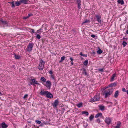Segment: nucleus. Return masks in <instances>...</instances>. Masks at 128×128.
I'll return each mask as SVG.
<instances>
[{
  "mask_svg": "<svg viewBox=\"0 0 128 128\" xmlns=\"http://www.w3.org/2000/svg\"><path fill=\"white\" fill-rule=\"evenodd\" d=\"M114 89L112 88L104 91V93L105 95V98H106L111 95Z\"/></svg>",
  "mask_w": 128,
  "mask_h": 128,
  "instance_id": "1",
  "label": "nucleus"
},
{
  "mask_svg": "<svg viewBox=\"0 0 128 128\" xmlns=\"http://www.w3.org/2000/svg\"><path fill=\"white\" fill-rule=\"evenodd\" d=\"M45 64V62L43 60L41 59L40 60V64L38 67V69L40 70H42L44 68V65Z\"/></svg>",
  "mask_w": 128,
  "mask_h": 128,
  "instance_id": "2",
  "label": "nucleus"
},
{
  "mask_svg": "<svg viewBox=\"0 0 128 128\" xmlns=\"http://www.w3.org/2000/svg\"><path fill=\"white\" fill-rule=\"evenodd\" d=\"M33 46L34 44L33 43H29L27 49V51L28 52L31 51L32 50Z\"/></svg>",
  "mask_w": 128,
  "mask_h": 128,
  "instance_id": "3",
  "label": "nucleus"
},
{
  "mask_svg": "<svg viewBox=\"0 0 128 128\" xmlns=\"http://www.w3.org/2000/svg\"><path fill=\"white\" fill-rule=\"evenodd\" d=\"M48 93V91H44L43 89L41 90L40 92V94L42 96L46 95L47 93Z\"/></svg>",
  "mask_w": 128,
  "mask_h": 128,
  "instance_id": "4",
  "label": "nucleus"
},
{
  "mask_svg": "<svg viewBox=\"0 0 128 128\" xmlns=\"http://www.w3.org/2000/svg\"><path fill=\"white\" fill-rule=\"evenodd\" d=\"M99 96H95L90 101L95 102L98 101L99 100Z\"/></svg>",
  "mask_w": 128,
  "mask_h": 128,
  "instance_id": "5",
  "label": "nucleus"
},
{
  "mask_svg": "<svg viewBox=\"0 0 128 128\" xmlns=\"http://www.w3.org/2000/svg\"><path fill=\"white\" fill-rule=\"evenodd\" d=\"M111 120L110 118L108 117H106V118L105 122L106 123L108 124H109L111 122Z\"/></svg>",
  "mask_w": 128,
  "mask_h": 128,
  "instance_id": "6",
  "label": "nucleus"
},
{
  "mask_svg": "<svg viewBox=\"0 0 128 128\" xmlns=\"http://www.w3.org/2000/svg\"><path fill=\"white\" fill-rule=\"evenodd\" d=\"M59 103V102L58 100H56L54 101L53 103L52 104V106L56 108V107L58 105Z\"/></svg>",
  "mask_w": 128,
  "mask_h": 128,
  "instance_id": "7",
  "label": "nucleus"
},
{
  "mask_svg": "<svg viewBox=\"0 0 128 128\" xmlns=\"http://www.w3.org/2000/svg\"><path fill=\"white\" fill-rule=\"evenodd\" d=\"M96 17L97 19L98 22L101 24V16L100 15L97 14L96 15Z\"/></svg>",
  "mask_w": 128,
  "mask_h": 128,
  "instance_id": "8",
  "label": "nucleus"
},
{
  "mask_svg": "<svg viewBox=\"0 0 128 128\" xmlns=\"http://www.w3.org/2000/svg\"><path fill=\"white\" fill-rule=\"evenodd\" d=\"M46 84L45 86L48 88H50L51 86V82H50L49 80L47 81L46 82Z\"/></svg>",
  "mask_w": 128,
  "mask_h": 128,
  "instance_id": "9",
  "label": "nucleus"
},
{
  "mask_svg": "<svg viewBox=\"0 0 128 128\" xmlns=\"http://www.w3.org/2000/svg\"><path fill=\"white\" fill-rule=\"evenodd\" d=\"M0 22L2 24L6 26H8V23L6 21H4L2 20H0Z\"/></svg>",
  "mask_w": 128,
  "mask_h": 128,
  "instance_id": "10",
  "label": "nucleus"
},
{
  "mask_svg": "<svg viewBox=\"0 0 128 128\" xmlns=\"http://www.w3.org/2000/svg\"><path fill=\"white\" fill-rule=\"evenodd\" d=\"M32 82L30 83V84H33L34 85V84H33V83L34 84H36L38 85H39V84L38 83V82L36 81V80H35L34 79H32L31 80Z\"/></svg>",
  "mask_w": 128,
  "mask_h": 128,
  "instance_id": "11",
  "label": "nucleus"
},
{
  "mask_svg": "<svg viewBox=\"0 0 128 128\" xmlns=\"http://www.w3.org/2000/svg\"><path fill=\"white\" fill-rule=\"evenodd\" d=\"M21 3L24 4H27L29 3L30 1L27 0H20Z\"/></svg>",
  "mask_w": 128,
  "mask_h": 128,
  "instance_id": "12",
  "label": "nucleus"
},
{
  "mask_svg": "<svg viewBox=\"0 0 128 128\" xmlns=\"http://www.w3.org/2000/svg\"><path fill=\"white\" fill-rule=\"evenodd\" d=\"M46 96V97L49 98H51L53 97V96L52 94L48 92V93H47Z\"/></svg>",
  "mask_w": 128,
  "mask_h": 128,
  "instance_id": "13",
  "label": "nucleus"
},
{
  "mask_svg": "<svg viewBox=\"0 0 128 128\" xmlns=\"http://www.w3.org/2000/svg\"><path fill=\"white\" fill-rule=\"evenodd\" d=\"M2 128H6L8 126V125L6 124L5 122H3L1 124Z\"/></svg>",
  "mask_w": 128,
  "mask_h": 128,
  "instance_id": "14",
  "label": "nucleus"
},
{
  "mask_svg": "<svg viewBox=\"0 0 128 128\" xmlns=\"http://www.w3.org/2000/svg\"><path fill=\"white\" fill-rule=\"evenodd\" d=\"M15 4L17 6H19L21 4L20 0V1L16 2H15Z\"/></svg>",
  "mask_w": 128,
  "mask_h": 128,
  "instance_id": "15",
  "label": "nucleus"
},
{
  "mask_svg": "<svg viewBox=\"0 0 128 128\" xmlns=\"http://www.w3.org/2000/svg\"><path fill=\"white\" fill-rule=\"evenodd\" d=\"M102 113H100L96 114L95 116V117L96 118H98L99 117L101 116L102 115Z\"/></svg>",
  "mask_w": 128,
  "mask_h": 128,
  "instance_id": "16",
  "label": "nucleus"
},
{
  "mask_svg": "<svg viewBox=\"0 0 128 128\" xmlns=\"http://www.w3.org/2000/svg\"><path fill=\"white\" fill-rule=\"evenodd\" d=\"M118 4H123L124 3L123 0H118Z\"/></svg>",
  "mask_w": 128,
  "mask_h": 128,
  "instance_id": "17",
  "label": "nucleus"
},
{
  "mask_svg": "<svg viewBox=\"0 0 128 128\" xmlns=\"http://www.w3.org/2000/svg\"><path fill=\"white\" fill-rule=\"evenodd\" d=\"M119 92L118 90L116 91L114 94V96L115 98H116L118 95Z\"/></svg>",
  "mask_w": 128,
  "mask_h": 128,
  "instance_id": "18",
  "label": "nucleus"
},
{
  "mask_svg": "<svg viewBox=\"0 0 128 128\" xmlns=\"http://www.w3.org/2000/svg\"><path fill=\"white\" fill-rule=\"evenodd\" d=\"M98 48V50L97 51V53L98 54H100L102 53L103 52L102 50L99 48Z\"/></svg>",
  "mask_w": 128,
  "mask_h": 128,
  "instance_id": "19",
  "label": "nucleus"
},
{
  "mask_svg": "<svg viewBox=\"0 0 128 128\" xmlns=\"http://www.w3.org/2000/svg\"><path fill=\"white\" fill-rule=\"evenodd\" d=\"M82 102H80L77 104V106L78 108H80L82 106Z\"/></svg>",
  "mask_w": 128,
  "mask_h": 128,
  "instance_id": "20",
  "label": "nucleus"
},
{
  "mask_svg": "<svg viewBox=\"0 0 128 128\" xmlns=\"http://www.w3.org/2000/svg\"><path fill=\"white\" fill-rule=\"evenodd\" d=\"M99 108L100 110H104V106H99Z\"/></svg>",
  "mask_w": 128,
  "mask_h": 128,
  "instance_id": "21",
  "label": "nucleus"
},
{
  "mask_svg": "<svg viewBox=\"0 0 128 128\" xmlns=\"http://www.w3.org/2000/svg\"><path fill=\"white\" fill-rule=\"evenodd\" d=\"M42 32V29L41 28L39 30H38L35 33L38 34L40 32Z\"/></svg>",
  "mask_w": 128,
  "mask_h": 128,
  "instance_id": "22",
  "label": "nucleus"
},
{
  "mask_svg": "<svg viewBox=\"0 0 128 128\" xmlns=\"http://www.w3.org/2000/svg\"><path fill=\"white\" fill-rule=\"evenodd\" d=\"M116 85V83H114L113 84H111L109 85V87H112L113 86H115Z\"/></svg>",
  "mask_w": 128,
  "mask_h": 128,
  "instance_id": "23",
  "label": "nucleus"
},
{
  "mask_svg": "<svg viewBox=\"0 0 128 128\" xmlns=\"http://www.w3.org/2000/svg\"><path fill=\"white\" fill-rule=\"evenodd\" d=\"M82 114H85L86 116H88V113L86 111H83L82 112Z\"/></svg>",
  "mask_w": 128,
  "mask_h": 128,
  "instance_id": "24",
  "label": "nucleus"
},
{
  "mask_svg": "<svg viewBox=\"0 0 128 128\" xmlns=\"http://www.w3.org/2000/svg\"><path fill=\"white\" fill-rule=\"evenodd\" d=\"M9 3H10L11 4H12V8H14L15 7V6L14 4V2H9Z\"/></svg>",
  "mask_w": 128,
  "mask_h": 128,
  "instance_id": "25",
  "label": "nucleus"
},
{
  "mask_svg": "<svg viewBox=\"0 0 128 128\" xmlns=\"http://www.w3.org/2000/svg\"><path fill=\"white\" fill-rule=\"evenodd\" d=\"M116 76V74H113L112 77L111 78V81H112L114 80V79Z\"/></svg>",
  "mask_w": 128,
  "mask_h": 128,
  "instance_id": "26",
  "label": "nucleus"
},
{
  "mask_svg": "<svg viewBox=\"0 0 128 128\" xmlns=\"http://www.w3.org/2000/svg\"><path fill=\"white\" fill-rule=\"evenodd\" d=\"M88 62V61L87 60H86L84 62L83 64H84L85 66H86Z\"/></svg>",
  "mask_w": 128,
  "mask_h": 128,
  "instance_id": "27",
  "label": "nucleus"
},
{
  "mask_svg": "<svg viewBox=\"0 0 128 128\" xmlns=\"http://www.w3.org/2000/svg\"><path fill=\"white\" fill-rule=\"evenodd\" d=\"M40 80L42 81L43 82H45L46 81V79L43 77H41Z\"/></svg>",
  "mask_w": 128,
  "mask_h": 128,
  "instance_id": "28",
  "label": "nucleus"
},
{
  "mask_svg": "<svg viewBox=\"0 0 128 128\" xmlns=\"http://www.w3.org/2000/svg\"><path fill=\"white\" fill-rule=\"evenodd\" d=\"M121 123L120 122H118L117 123L116 126V128H119L120 127Z\"/></svg>",
  "mask_w": 128,
  "mask_h": 128,
  "instance_id": "29",
  "label": "nucleus"
},
{
  "mask_svg": "<svg viewBox=\"0 0 128 128\" xmlns=\"http://www.w3.org/2000/svg\"><path fill=\"white\" fill-rule=\"evenodd\" d=\"M65 57L64 56H63L61 58V60L60 61V62H62L65 59Z\"/></svg>",
  "mask_w": 128,
  "mask_h": 128,
  "instance_id": "30",
  "label": "nucleus"
},
{
  "mask_svg": "<svg viewBox=\"0 0 128 128\" xmlns=\"http://www.w3.org/2000/svg\"><path fill=\"white\" fill-rule=\"evenodd\" d=\"M94 118V116L92 115H91L89 118V119L90 121H91Z\"/></svg>",
  "mask_w": 128,
  "mask_h": 128,
  "instance_id": "31",
  "label": "nucleus"
},
{
  "mask_svg": "<svg viewBox=\"0 0 128 128\" xmlns=\"http://www.w3.org/2000/svg\"><path fill=\"white\" fill-rule=\"evenodd\" d=\"M90 22V21L88 20H86L85 21H84L82 23V25L83 24L87 22Z\"/></svg>",
  "mask_w": 128,
  "mask_h": 128,
  "instance_id": "32",
  "label": "nucleus"
},
{
  "mask_svg": "<svg viewBox=\"0 0 128 128\" xmlns=\"http://www.w3.org/2000/svg\"><path fill=\"white\" fill-rule=\"evenodd\" d=\"M83 74H84L85 75H87V73L86 72V70L85 69H83V72H82Z\"/></svg>",
  "mask_w": 128,
  "mask_h": 128,
  "instance_id": "33",
  "label": "nucleus"
},
{
  "mask_svg": "<svg viewBox=\"0 0 128 128\" xmlns=\"http://www.w3.org/2000/svg\"><path fill=\"white\" fill-rule=\"evenodd\" d=\"M80 54L81 56H82L86 57H87V54H83L82 52H81L80 53Z\"/></svg>",
  "mask_w": 128,
  "mask_h": 128,
  "instance_id": "34",
  "label": "nucleus"
},
{
  "mask_svg": "<svg viewBox=\"0 0 128 128\" xmlns=\"http://www.w3.org/2000/svg\"><path fill=\"white\" fill-rule=\"evenodd\" d=\"M14 57L16 59H19L20 57L19 56L16 54L14 55Z\"/></svg>",
  "mask_w": 128,
  "mask_h": 128,
  "instance_id": "35",
  "label": "nucleus"
},
{
  "mask_svg": "<svg viewBox=\"0 0 128 128\" xmlns=\"http://www.w3.org/2000/svg\"><path fill=\"white\" fill-rule=\"evenodd\" d=\"M122 45L124 46V47L127 44V43L125 41H124L122 42Z\"/></svg>",
  "mask_w": 128,
  "mask_h": 128,
  "instance_id": "36",
  "label": "nucleus"
},
{
  "mask_svg": "<svg viewBox=\"0 0 128 128\" xmlns=\"http://www.w3.org/2000/svg\"><path fill=\"white\" fill-rule=\"evenodd\" d=\"M35 122L36 123L38 124H40L41 123V121L38 120H36Z\"/></svg>",
  "mask_w": 128,
  "mask_h": 128,
  "instance_id": "37",
  "label": "nucleus"
},
{
  "mask_svg": "<svg viewBox=\"0 0 128 128\" xmlns=\"http://www.w3.org/2000/svg\"><path fill=\"white\" fill-rule=\"evenodd\" d=\"M36 37L37 38L40 39L41 38V36L39 34H37L36 36Z\"/></svg>",
  "mask_w": 128,
  "mask_h": 128,
  "instance_id": "38",
  "label": "nucleus"
},
{
  "mask_svg": "<svg viewBox=\"0 0 128 128\" xmlns=\"http://www.w3.org/2000/svg\"><path fill=\"white\" fill-rule=\"evenodd\" d=\"M78 4V8L79 9H80L81 8L80 6L81 5V3Z\"/></svg>",
  "mask_w": 128,
  "mask_h": 128,
  "instance_id": "39",
  "label": "nucleus"
},
{
  "mask_svg": "<svg viewBox=\"0 0 128 128\" xmlns=\"http://www.w3.org/2000/svg\"><path fill=\"white\" fill-rule=\"evenodd\" d=\"M28 95L27 94H25L23 98H27L28 97Z\"/></svg>",
  "mask_w": 128,
  "mask_h": 128,
  "instance_id": "40",
  "label": "nucleus"
},
{
  "mask_svg": "<svg viewBox=\"0 0 128 128\" xmlns=\"http://www.w3.org/2000/svg\"><path fill=\"white\" fill-rule=\"evenodd\" d=\"M31 32H32V33H35L34 32V30L33 29H31Z\"/></svg>",
  "mask_w": 128,
  "mask_h": 128,
  "instance_id": "41",
  "label": "nucleus"
},
{
  "mask_svg": "<svg viewBox=\"0 0 128 128\" xmlns=\"http://www.w3.org/2000/svg\"><path fill=\"white\" fill-rule=\"evenodd\" d=\"M122 90L124 92H126V90L125 88H122Z\"/></svg>",
  "mask_w": 128,
  "mask_h": 128,
  "instance_id": "42",
  "label": "nucleus"
},
{
  "mask_svg": "<svg viewBox=\"0 0 128 128\" xmlns=\"http://www.w3.org/2000/svg\"><path fill=\"white\" fill-rule=\"evenodd\" d=\"M96 122L98 123H99L100 122V120L99 119H97V120Z\"/></svg>",
  "mask_w": 128,
  "mask_h": 128,
  "instance_id": "43",
  "label": "nucleus"
},
{
  "mask_svg": "<svg viewBox=\"0 0 128 128\" xmlns=\"http://www.w3.org/2000/svg\"><path fill=\"white\" fill-rule=\"evenodd\" d=\"M32 15V14H29L28 15V17L29 18V17Z\"/></svg>",
  "mask_w": 128,
  "mask_h": 128,
  "instance_id": "44",
  "label": "nucleus"
},
{
  "mask_svg": "<svg viewBox=\"0 0 128 128\" xmlns=\"http://www.w3.org/2000/svg\"><path fill=\"white\" fill-rule=\"evenodd\" d=\"M77 0L78 4L80 3L81 1L80 0Z\"/></svg>",
  "mask_w": 128,
  "mask_h": 128,
  "instance_id": "45",
  "label": "nucleus"
},
{
  "mask_svg": "<svg viewBox=\"0 0 128 128\" xmlns=\"http://www.w3.org/2000/svg\"><path fill=\"white\" fill-rule=\"evenodd\" d=\"M91 37L93 38H94L95 37V36L94 34H92L91 35Z\"/></svg>",
  "mask_w": 128,
  "mask_h": 128,
  "instance_id": "46",
  "label": "nucleus"
},
{
  "mask_svg": "<svg viewBox=\"0 0 128 128\" xmlns=\"http://www.w3.org/2000/svg\"><path fill=\"white\" fill-rule=\"evenodd\" d=\"M49 73L51 74H53V72L52 70H50L49 72Z\"/></svg>",
  "mask_w": 128,
  "mask_h": 128,
  "instance_id": "47",
  "label": "nucleus"
},
{
  "mask_svg": "<svg viewBox=\"0 0 128 128\" xmlns=\"http://www.w3.org/2000/svg\"><path fill=\"white\" fill-rule=\"evenodd\" d=\"M70 59L71 60V61L72 62V61L73 60V59L72 57H70Z\"/></svg>",
  "mask_w": 128,
  "mask_h": 128,
  "instance_id": "48",
  "label": "nucleus"
},
{
  "mask_svg": "<svg viewBox=\"0 0 128 128\" xmlns=\"http://www.w3.org/2000/svg\"><path fill=\"white\" fill-rule=\"evenodd\" d=\"M28 17V16H27L26 17H25L24 18V19H27Z\"/></svg>",
  "mask_w": 128,
  "mask_h": 128,
  "instance_id": "49",
  "label": "nucleus"
},
{
  "mask_svg": "<svg viewBox=\"0 0 128 128\" xmlns=\"http://www.w3.org/2000/svg\"><path fill=\"white\" fill-rule=\"evenodd\" d=\"M126 33L128 34V30H127L126 31Z\"/></svg>",
  "mask_w": 128,
  "mask_h": 128,
  "instance_id": "50",
  "label": "nucleus"
},
{
  "mask_svg": "<svg viewBox=\"0 0 128 128\" xmlns=\"http://www.w3.org/2000/svg\"><path fill=\"white\" fill-rule=\"evenodd\" d=\"M0 128H2L1 124H0Z\"/></svg>",
  "mask_w": 128,
  "mask_h": 128,
  "instance_id": "51",
  "label": "nucleus"
},
{
  "mask_svg": "<svg viewBox=\"0 0 128 128\" xmlns=\"http://www.w3.org/2000/svg\"><path fill=\"white\" fill-rule=\"evenodd\" d=\"M92 52V53H93V54H95V52L94 51H93V52Z\"/></svg>",
  "mask_w": 128,
  "mask_h": 128,
  "instance_id": "52",
  "label": "nucleus"
},
{
  "mask_svg": "<svg viewBox=\"0 0 128 128\" xmlns=\"http://www.w3.org/2000/svg\"><path fill=\"white\" fill-rule=\"evenodd\" d=\"M126 92H127V94H128V90H127V91H126Z\"/></svg>",
  "mask_w": 128,
  "mask_h": 128,
  "instance_id": "53",
  "label": "nucleus"
},
{
  "mask_svg": "<svg viewBox=\"0 0 128 128\" xmlns=\"http://www.w3.org/2000/svg\"><path fill=\"white\" fill-rule=\"evenodd\" d=\"M71 64L72 65L73 64V62L72 61V62L71 63Z\"/></svg>",
  "mask_w": 128,
  "mask_h": 128,
  "instance_id": "54",
  "label": "nucleus"
},
{
  "mask_svg": "<svg viewBox=\"0 0 128 128\" xmlns=\"http://www.w3.org/2000/svg\"><path fill=\"white\" fill-rule=\"evenodd\" d=\"M42 124H41V126H42Z\"/></svg>",
  "mask_w": 128,
  "mask_h": 128,
  "instance_id": "55",
  "label": "nucleus"
},
{
  "mask_svg": "<svg viewBox=\"0 0 128 128\" xmlns=\"http://www.w3.org/2000/svg\"><path fill=\"white\" fill-rule=\"evenodd\" d=\"M37 128H39V127H38H38H37Z\"/></svg>",
  "mask_w": 128,
  "mask_h": 128,
  "instance_id": "56",
  "label": "nucleus"
},
{
  "mask_svg": "<svg viewBox=\"0 0 128 128\" xmlns=\"http://www.w3.org/2000/svg\"><path fill=\"white\" fill-rule=\"evenodd\" d=\"M66 128H68V127H66Z\"/></svg>",
  "mask_w": 128,
  "mask_h": 128,
  "instance_id": "57",
  "label": "nucleus"
},
{
  "mask_svg": "<svg viewBox=\"0 0 128 128\" xmlns=\"http://www.w3.org/2000/svg\"><path fill=\"white\" fill-rule=\"evenodd\" d=\"M0 94H1V93H0Z\"/></svg>",
  "mask_w": 128,
  "mask_h": 128,
  "instance_id": "58",
  "label": "nucleus"
}]
</instances>
